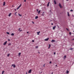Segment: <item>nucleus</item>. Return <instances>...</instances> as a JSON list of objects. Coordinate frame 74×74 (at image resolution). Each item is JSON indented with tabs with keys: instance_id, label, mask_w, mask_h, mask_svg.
I'll list each match as a JSON object with an SVG mask.
<instances>
[{
	"instance_id": "6ab92c4d",
	"label": "nucleus",
	"mask_w": 74,
	"mask_h": 74,
	"mask_svg": "<svg viewBox=\"0 0 74 74\" xmlns=\"http://www.w3.org/2000/svg\"><path fill=\"white\" fill-rule=\"evenodd\" d=\"M54 41H55V40H51V42H54Z\"/></svg>"
},
{
	"instance_id": "79ce46f5",
	"label": "nucleus",
	"mask_w": 74,
	"mask_h": 74,
	"mask_svg": "<svg viewBox=\"0 0 74 74\" xmlns=\"http://www.w3.org/2000/svg\"><path fill=\"white\" fill-rule=\"evenodd\" d=\"M14 10H15V11H16V9H14Z\"/></svg>"
},
{
	"instance_id": "473e14b6",
	"label": "nucleus",
	"mask_w": 74,
	"mask_h": 74,
	"mask_svg": "<svg viewBox=\"0 0 74 74\" xmlns=\"http://www.w3.org/2000/svg\"><path fill=\"white\" fill-rule=\"evenodd\" d=\"M32 42H34V40H32Z\"/></svg>"
},
{
	"instance_id": "cd10ccee",
	"label": "nucleus",
	"mask_w": 74,
	"mask_h": 74,
	"mask_svg": "<svg viewBox=\"0 0 74 74\" xmlns=\"http://www.w3.org/2000/svg\"><path fill=\"white\" fill-rule=\"evenodd\" d=\"M10 56V54H8L7 56L8 57Z\"/></svg>"
},
{
	"instance_id": "bb28decb",
	"label": "nucleus",
	"mask_w": 74,
	"mask_h": 74,
	"mask_svg": "<svg viewBox=\"0 0 74 74\" xmlns=\"http://www.w3.org/2000/svg\"><path fill=\"white\" fill-rule=\"evenodd\" d=\"M72 49H73V48H71L70 49V50H72Z\"/></svg>"
},
{
	"instance_id": "0eeeda50",
	"label": "nucleus",
	"mask_w": 74,
	"mask_h": 74,
	"mask_svg": "<svg viewBox=\"0 0 74 74\" xmlns=\"http://www.w3.org/2000/svg\"><path fill=\"white\" fill-rule=\"evenodd\" d=\"M56 27V26H55L53 27V30H55V29Z\"/></svg>"
},
{
	"instance_id": "37998d69",
	"label": "nucleus",
	"mask_w": 74,
	"mask_h": 74,
	"mask_svg": "<svg viewBox=\"0 0 74 74\" xmlns=\"http://www.w3.org/2000/svg\"><path fill=\"white\" fill-rule=\"evenodd\" d=\"M51 25H53V23H52L51 24Z\"/></svg>"
},
{
	"instance_id": "6e6552de",
	"label": "nucleus",
	"mask_w": 74,
	"mask_h": 74,
	"mask_svg": "<svg viewBox=\"0 0 74 74\" xmlns=\"http://www.w3.org/2000/svg\"><path fill=\"white\" fill-rule=\"evenodd\" d=\"M40 33V32H37V35H39L40 34H39V33Z\"/></svg>"
},
{
	"instance_id": "a18cd8bd",
	"label": "nucleus",
	"mask_w": 74,
	"mask_h": 74,
	"mask_svg": "<svg viewBox=\"0 0 74 74\" xmlns=\"http://www.w3.org/2000/svg\"><path fill=\"white\" fill-rule=\"evenodd\" d=\"M48 49H49V48H50V47H49L48 48Z\"/></svg>"
},
{
	"instance_id": "5701e85b",
	"label": "nucleus",
	"mask_w": 74,
	"mask_h": 74,
	"mask_svg": "<svg viewBox=\"0 0 74 74\" xmlns=\"http://www.w3.org/2000/svg\"><path fill=\"white\" fill-rule=\"evenodd\" d=\"M18 15H19L20 16H22V15L20 14H18Z\"/></svg>"
},
{
	"instance_id": "f3484780",
	"label": "nucleus",
	"mask_w": 74,
	"mask_h": 74,
	"mask_svg": "<svg viewBox=\"0 0 74 74\" xmlns=\"http://www.w3.org/2000/svg\"><path fill=\"white\" fill-rule=\"evenodd\" d=\"M67 14L68 16H70V15H69V12H67Z\"/></svg>"
},
{
	"instance_id": "f704fd0d",
	"label": "nucleus",
	"mask_w": 74,
	"mask_h": 74,
	"mask_svg": "<svg viewBox=\"0 0 74 74\" xmlns=\"http://www.w3.org/2000/svg\"><path fill=\"white\" fill-rule=\"evenodd\" d=\"M11 45V43H9L8 44V45Z\"/></svg>"
},
{
	"instance_id": "7ed1b4c3",
	"label": "nucleus",
	"mask_w": 74,
	"mask_h": 74,
	"mask_svg": "<svg viewBox=\"0 0 74 74\" xmlns=\"http://www.w3.org/2000/svg\"><path fill=\"white\" fill-rule=\"evenodd\" d=\"M59 6L60 7V8H62V5H61V4H60V3H59Z\"/></svg>"
},
{
	"instance_id": "864d4df0",
	"label": "nucleus",
	"mask_w": 74,
	"mask_h": 74,
	"mask_svg": "<svg viewBox=\"0 0 74 74\" xmlns=\"http://www.w3.org/2000/svg\"><path fill=\"white\" fill-rule=\"evenodd\" d=\"M8 40V41H10V40L9 39Z\"/></svg>"
},
{
	"instance_id": "393cba45",
	"label": "nucleus",
	"mask_w": 74,
	"mask_h": 74,
	"mask_svg": "<svg viewBox=\"0 0 74 74\" xmlns=\"http://www.w3.org/2000/svg\"><path fill=\"white\" fill-rule=\"evenodd\" d=\"M6 33H7V34H10V33H9V32H7Z\"/></svg>"
},
{
	"instance_id": "a211bd4d",
	"label": "nucleus",
	"mask_w": 74,
	"mask_h": 74,
	"mask_svg": "<svg viewBox=\"0 0 74 74\" xmlns=\"http://www.w3.org/2000/svg\"><path fill=\"white\" fill-rule=\"evenodd\" d=\"M11 15V13H10L8 15L9 16H10Z\"/></svg>"
},
{
	"instance_id": "09e8293b",
	"label": "nucleus",
	"mask_w": 74,
	"mask_h": 74,
	"mask_svg": "<svg viewBox=\"0 0 74 74\" xmlns=\"http://www.w3.org/2000/svg\"><path fill=\"white\" fill-rule=\"evenodd\" d=\"M69 0H66V1H69Z\"/></svg>"
},
{
	"instance_id": "72a5a7b5",
	"label": "nucleus",
	"mask_w": 74,
	"mask_h": 74,
	"mask_svg": "<svg viewBox=\"0 0 74 74\" xmlns=\"http://www.w3.org/2000/svg\"><path fill=\"white\" fill-rule=\"evenodd\" d=\"M70 11H71L73 12V10H70Z\"/></svg>"
},
{
	"instance_id": "c756f323",
	"label": "nucleus",
	"mask_w": 74,
	"mask_h": 74,
	"mask_svg": "<svg viewBox=\"0 0 74 74\" xmlns=\"http://www.w3.org/2000/svg\"><path fill=\"white\" fill-rule=\"evenodd\" d=\"M49 63L50 64H51L52 63V62L51 61Z\"/></svg>"
},
{
	"instance_id": "ea45409f",
	"label": "nucleus",
	"mask_w": 74,
	"mask_h": 74,
	"mask_svg": "<svg viewBox=\"0 0 74 74\" xmlns=\"http://www.w3.org/2000/svg\"><path fill=\"white\" fill-rule=\"evenodd\" d=\"M53 54H56V53L54 52Z\"/></svg>"
},
{
	"instance_id": "c03bdc74",
	"label": "nucleus",
	"mask_w": 74,
	"mask_h": 74,
	"mask_svg": "<svg viewBox=\"0 0 74 74\" xmlns=\"http://www.w3.org/2000/svg\"><path fill=\"white\" fill-rule=\"evenodd\" d=\"M27 33L28 34V33H29V32H27Z\"/></svg>"
},
{
	"instance_id": "20e7f679",
	"label": "nucleus",
	"mask_w": 74,
	"mask_h": 74,
	"mask_svg": "<svg viewBox=\"0 0 74 74\" xmlns=\"http://www.w3.org/2000/svg\"><path fill=\"white\" fill-rule=\"evenodd\" d=\"M32 72V69H30L28 71V73H31Z\"/></svg>"
},
{
	"instance_id": "9d476101",
	"label": "nucleus",
	"mask_w": 74,
	"mask_h": 74,
	"mask_svg": "<svg viewBox=\"0 0 74 74\" xmlns=\"http://www.w3.org/2000/svg\"><path fill=\"white\" fill-rule=\"evenodd\" d=\"M49 3H50L49 2H48V4H47V7H48V6H49Z\"/></svg>"
},
{
	"instance_id": "4be33fe9",
	"label": "nucleus",
	"mask_w": 74,
	"mask_h": 74,
	"mask_svg": "<svg viewBox=\"0 0 74 74\" xmlns=\"http://www.w3.org/2000/svg\"><path fill=\"white\" fill-rule=\"evenodd\" d=\"M64 59H66V56H64Z\"/></svg>"
},
{
	"instance_id": "39448f33",
	"label": "nucleus",
	"mask_w": 74,
	"mask_h": 74,
	"mask_svg": "<svg viewBox=\"0 0 74 74\" xmlns=\"http://www.w3.org/2000/svg\"><path fill=\"white\" fill-rule=\"evenodd\" d=\"M48 40H49V38H46L44 40L45 41H48Z\"/></svg>"
},
{
	"instance_id": "412c9836",
	"label": "nucleus",
	"mask_w": 74,
	"mask_h": 74,
	"mask_svg": "<svg viewBox=\"0 0 74 74\" xmlns=\"http://www.w3.org/2000/svg\"><path fill=\"white\" fill-rule=\"evenodd\" d=\"M69 72L68 70L66 71V74H68Z\"/></svg>"
},
{
	"instance_id": "aec40b11",
	"label": "nucleus",
	"mask_w": 74,
	"mask_h": 74,
	"mask_svg": "<svg viewBox=\"0 0 74 74\" xmlns=\"http://www.w3.org/2000/svg\"><path fill=\"white\" fill-rule=\"evenodd\" d=\"M21 53H19L18 54V56H20V55H21Z\"/></svg>"
},
{
	"instance_id": "2f4dec72",
	"label": "nucleus",
	"mask_w": 74,
	"mask_h": 74,
	"mask_svg": "<svg viewBox=\"0 0 74 74\" xmlns=\"http://www.w3.org/2000/svg\"><path fill=\"white\" fill-rule=\"evenodd\" d=\"M66 29L67 31H69V29H68L67 28H66Z\"/></svg>"
},
{
	"instance_id": "58836bf2",
	"label": "nucleus",
	"mask_w": 74,
	"mask_h": 74,
	"mask_svg": "<svg viewBox=\"0 0 74 74\" xmlns=\"http://www.w3.org/2000/svg\"><path fill=\"white\" fill-rule=\"evenodd\" d=\"M72 41H74V38L72 40Z\"/></svg>"
},
{
	"instance_id": "ddd939ff",
	"label": "nucleus",
	"mask_w": 74,
	"mask_h": 74,
	"mask_svg": "<svg viewBox=\"0 0 74 74\" xmlns=\"http://www.w3.org/2000/svg\"><path fill=\"white\" fill-rule=\"evenodd\" d=\"M18 30H19V31L20 32H21V31H22V30H21V28H19L18 29Z\"/></svg>"
},
{
	"instance_id": "c85d7f7f",
	"label": "nucleus",
	"mask_w": 74,
	"mask_h": 74,
	"mask_svg": "<svg viewBox=\"0 0 74 74\" xmlns=\"http://www.w3.org/2000/svg\"><path fill=\"white\" fill-rule=\"evenodd\" d=\"M49 47H51V45L49 44Z\"/></svg>"
},
{
	"instance_id": "9b49d317",
	"label": "nucleus",
	"mask_w": 74,
	"mask_h": 74,
	"mask_svg": "<svg viewBox=\"0 0 74 74\" xmlns=\"http://www.w3.org/2000/svg\"><path fill=\"white\" fill-rule=\"evenodd\" d=\"M38 18V17L37 16H36L35 17V19H37Z\"/></svg>"
},
{
	"instance_id": "603ef678",
	"label": "nucleus",
	"mask_w": 74,
	"mask_h": 74,
	"mask_svg": "<svg viewBox=\"0 0 74 74\" xmlns=\"http://www.w3.org/2000/svg\"><path fill=\"white\" fill-rule=\"evenodd\" d=\"M58 66V65H56V66Z\"/></svg>"
},
{
	"instance_id": "de8ad7c7",
	"label": "nucleus",
	"mask_w": 74,
	"mask_h": 74,
	"mask_svg": "<svg viewBox=\"0 0 74 74\" xmlns=\"http://www.w3.org/2000/svg\"><path fill=\"white\" fill-rule=\"evenodd\" d=\"M26 74H27V72H26Z\"/></svg>"
},
{
	"instance_id": "4468645a",
	"label": "nucleus",
	"mask_w": 74,
	"mask_h": 74,
	"mask_svg": "<svg viewBox=\"0 0 74 74\" xmlns=\"http://www.w3.org/2000/svg\"><path fill=\"white\" fill-rule=\"evenodd\" d=\"M5 5V2H4L3 3V5L4 6Z\"/></svg>"
},
{
	"instance_id": "a19ab883",
	"label": "nucleus",
	"mask_w": 74,
	"mask_h": 74,
	"mask_svg": "<svg viewBox=\"0 0 74 74\" xmlns=\"http://www.w3.org/2000/svg\"><path fill=\"white\" fill-rule=\"evenodd\" d=\"M43 67H45V64L43 65Z\"/></svg>"
},
{
	"instance_id": "f8f14e48",
	"label": "nucleus",
	"mask_w": 74,
	"mask_h": 74,
	"mask_svg": "<svg viewBox=\"0 0 74 74\" xmlns=\"http://www.w3.org/2000/svg\"><path fill=\"white\" fill-rule=\"evenodd\" d=\"M54 2L55 4H56V1H54Z\"/></svg>"
},
{
	"instance_id": "f257e3e1",
	"label": "nucleus",
	"mask_w": 74,
	"mask_h": 74,
	"mask_svg": "<svg viewBox=\"0 0 74 74\" xmlns=\"http://www.w3.org/2000/svg\"><path fill=\"white\" fill-rule=\"evenodd\" d=\"M21 6H22V4H20L19 6H18V7L16 8V10H18V9H19V8L21 7Z\"/></svg>"
},
{
	"instance_id": "a878e982",
	"label": "nucleus",
	"mask_w": 74,
	"mask_h": 74,
	"mask_svg": "<svg viewBox=\"0 0 74 74\" xmlns=\"http://www.w3.org/2000/svg\"><path fill=\"white\" fill-rule=\"evenodd\" d=\"M4 71H2V74H4Z\"/></svg>"
},
{
	"instance_id": "423d86ee",
	"label": "nucleus",
	"mask_w": 74,
	"mask_h": 74,
	"mask_svg": "<svg viewBox=\"0 0 74 74\" xmlns=\"http://www.w3.org/2000/svg\"><path fill=\"white\" fill-rule=\"evenodd\" d=\"M12 66H13V67H14V68H15V67H16V66H15V65L14 64H12Z\"/></svg>"
},
{
	"instance_id": "7c9ffc66",
	"label": "nucleus",
	"mask_w": 74,
	"mask_h": 74,
	"mask_svg": "<svg viewBox=\"0 0 74 74\" xmlns=\"http://www.w3.org/2000/svg\"><path fill=\"white\" fill-rule=\"evenodd\" d=\"M16 13H17V12H16V13H15V15H16Z\"/></svg>"
},
{
	"instance_id": "c9c22d12",
	"label": "nucleus",
	"mask_w": 74,
	"mask_h": 74,
	"mask_svg": "<svg viewBox=\"0 0 74 74\" xmlns=\"http://www.w3.org/2000/svg\"><path fill=\"white\" fill-rule=\"evenodd\" d=\"M24 2H26V0H24Z\"/></svg>"
},
{
	"instance_id": "e433bc0d",
	"label": "nucleus",
	"mask_w": 74,
	"mask_h": 74,
	"mask_svg": "<svg viewBox=\"0 0 74 74\" xmlns=\"http://www.w3.org/2000/svg\"><path fill=\"white\" fill-rule=\"evenodd\" d=\"M32 23H33V24H34V22H33V21H32Z\"/></svg>"
},
{
	"instance_id": "f03ea898",
	"label": "nucleus",
	"mask_w": 74,
	"mask_h": 74,
	"mask_svg": "<svg viewBox=\"0 0 74 74\" xmlns=\"http://www.w3.org/2000/svg\"><path fill=\"white\" fill-rule=\"evenodd\" d=\"M7 41H6L5 42H4L3 44V45H6V44H7Z\"/></svg>"
},
{
	"instance_id": "4c0bfd02",
	"label": "nucleus",
	"mask_w": 74,
	"mask_h": 74,
	"mask_svg": "<svg viewBox=\"0 0 74 74\" xmlns=\"http://www.w3.org/2000/svg\"><path fill=\"white\" fill-rule=\"evenodd\" d=\"M69 34L70 35H71V32H69Z\"/></svg>"
},
{
	"instance_id": "dca6fc26",
	"label": "nucleus",
	"mask_w": 74,
	"mask_h": 74,
	"mask_svg": "<svg viewBox=\"0 0 74 74\" xmlns=\"http://www.w3.org/2000/svg\"><path fill=\"white\" fill-rule=\"evenodd\" d=\"M44 12H43L42 14V16H44Z\"/></svg>"
},
{
	"instance_id": "b1692460",
	"label": "nucleus",
	"mask_w": 74,
	"mask_h": 74,
	"mask_svg": "<svg viewBox=\"0 0 74 74\" xmlns=\"http://www.w3.org/2000/svg\"><path fill=\"white\" fill-rule=\"evenodd\" d=\"M36 48H38V46H36Z\"/></svg>"
},
{
	"instance_id": "2eb2a0df",
	"label": "nucleus",
	"mask_w": 74,
	"mask_h": 74,
	"mask_svg": "<svg viewBox=\"0 0 74 74\" xmlns=\"http://www.w3.org/2000/svg\"><path fill=\"white\" fill-rule=\"evenodd\" d=\"M11 35L12 36H14V34L12 33V34H11Z\"/></svg>"
},
{
	"instance_id": "1a4fd4ad",
	"label": "nucleus",
	"mask_w": 74,
	"mask_h": 74,
	"mask_svg": "<svg viewBox=\"0 0 74 74\" xmlns=\"http://www.w3.org/2000/svg\"><path fill=\"white\" fill-rule=\"evenodd\" d=\"M40 12H41V10H39L38 11V14H40Z\"/></svg>"
},
{
	"instance_id": "5fc2aeb1",
	"label": "nucleus",
	"mask_w": 74,
	"mask_h": 74,
	"mask_svg": "<svg viewBox=\"0 0 74 74\" xmlns=\"http://www.w3.org/2000/svg\"><path fill=\"white\" fill-rule=\"evenodd\" d=\"M73 32H74V30H73Z\"/></svg>"
},
{
	"instance_id": "3c124183",
	"label": "nucleus",
	"mask_w": 74,
	"mask_h": 74,
	"mask_svg": "<svg viewBox=\"0 0 74 74\" xmlns=\"http://www.w3.org/2000/svg\"><path fill=\"white\" fill-rule=\"evenodd\" d=\"M53 73L52 72L51 74H53Z\"/></svg>"
},
{
	"instance_id": "8fccbe9b",
	"label": "nucleus",
	"mask_w": 74,
	"mask_h": 74,
	"mask_svg": "<svg viewBox=\"0 0 74 74\" xmlns=\"http://www.w3.org/2000/svg\"><path fill=\"white\" fill-rule=\"evenodd\" d=\"M38 11V10L37 9V11Z\"/></svg>"
},
{
	"instance_id": "49530a36",
	"label": "nucleus",
	"mask_w": 74,
	"mask_h": 74,
	"mask_svg": "<svg viewBox=\"0 0 74 74\" xmlns=\"http://www.w3.org/2000/svg\"><path fill=\"white\" fill-rule=\"evenodd\" d=\"M38 53H40V52H38Z\"/></svg>"
}]
</instances>
